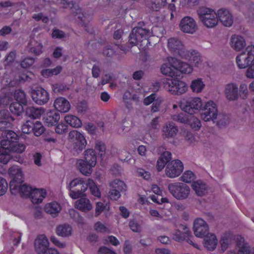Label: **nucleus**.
Segmentation results:
<instances>
[{
	"mask_svg": "<svg viewBox=\"0 0 254 254\" xmlns=\"http://www.w3.org/2000/svg\"><path fill=\"white\" fill-rule=\"evenodd\" d=\"M96 149L99 151V154L101 157L105 153L106 147L104 143L97 141L96 143Z\"/></svg>",
	"mask_w": 254,
	"mask_h": 254,
	"instance_id": "nucleus-59",
	"label": "nucleus"
},
{
	"mask_svg": "<svg viewBox=\"0 0 254 254\" xmlns=\"http://www.w3.org/2000/svg\"><path fill=\"white\" fill-rule=\"evenodd\" d=\"M137 173L139 176L142 177L145 180H149L150 178V174L149 172L146 171L145 170L138 168L137 170Z\"/></svg>",
	"mask_w": 254,
	"mask_h": 254,
	"instance_id": "nucleus-63",
	"label": "nucleus"
},
{
	"mask_svg": "<svg viewBox=\"0 0 254 254\" xmlns=\"http://www.w3.org/2000/svg\"><path fill=\"white\" fill-rule=\"evenodd\" d=\"M14 97L15 100L17 101L16 102H18L25 105L27 104V98L25 92L21 90L18 89L15 91L14 94Z\"/></svg>",
	"mask_w": 254,
	"mask_h": 254,
	"instance_id": "nucleus-38",
	"label": "nucleus"
},
{
	"mask_svg": "<svg viewBox=\"0 0 254 254\" xmlns=\"http://www.w3.org/2000/svg\"><path fill=\"white\" fill-rule=\"evenodd\" d=\"M31 96L33 100L37 104L44 105L49 100L48 92L42 87L37 88L31 90Z\"/></svg>",
	"mask_w": 254,
	"mask_h": 254,
	"instance_id": "nucleus-13",
	"label": "nucleus"
},
{
	"mask_svg": "<svg viewBox=\"0 0 254 254\" xmlns=\"http://www.w3.org/2000/svg\"><path fill=\"white\" fill-rule=\"evenodd\" d=\"M204 84L202 81L201 79L198 78L192 81L190 88L193 91L196 93L200 92L204 88Z\"/></svg>",
	"mask_w": 254,
	"mask_h": 254,
	"instance_id": "nucleus-41",
	"label": "nucleus"
},
{
	"mask_svg": "<svg viewBox=\"0 0 254 254\" xmlns=\"http://www.w3.org/2000/svg\"><path fill=\"white\" fill-rule=\"evenodd\" d=\"M18 183V186L16 188V191L14 193H11L13 194H16L19 193L22 196H29L32 191L31 187L27 185L26 184Z\"/></svg>",
	"mask_w": 254,
	"mask_h": 254,
	"instance_id": "nucleus-33",
	"label": "nucleus"
},
{
	"mask_svg": "<svg viewBox=\"0 0 254 254\" xmlns=\"http://www.w3.org/2000/svg\"><path fill=\"white\" fill-rule=\"evenodd\" d=\"M65 121L70 126L74 127H79L82 125L80 120L73 115H67L65 117Z\"/></svg>",
	"mask_w": 254,
	"mask_h": 254,
	"instance_id": "nucleus-37",
	"label": "nucleus"
},
{
	"mask_svg": "<svg viewBox=\"0 0 254 254\" xmlns=\"http://www.w3.org/2000/svg\"><path fill=\"white\" fill-rule=\"evenodd\" d=\"M194 234L197 237H203L208 233L209 227L202 219H196L193 223Z\"/></svg>",
	"mask_w": 254,
	"mask_h": 254,
	"instance_id": "nucleus-16",
	"label": "nucleus"
},
{
	"mask_svg": "<svg viewBox=\"0 0 254 254\" xmlns=\"http://www.w3.org/2000/svg\"><path fill=\"white\" fill-rule=\"evenodd\" d=\"M110 187L112 190H117L119 192L126 190V186L124 182L120 180H115L110 184Z\"/></svg>",
	"mask_w": 254,
	"mask_h": 254,
	"instance_id": "nucleus-40",
	"label": "nucleus"
},
{
	"mask_svg": "<svg viewBox=\"0 0 254 254\" xmlns=\"http://www.w3.org/2000/svg\"><path fill=\"white\" fill-rule=\"evenodd\" d=\"M83 160L87 162L94 166L97 163V155L95 151L92 149H88L84 151Z\"/></svg>",
	"mask_w": 254,
	"mask_h": 254,
	"instance_id": "nucleus-32",
	"label": "nucleus"
},
{
	"mask_svg": "<svg viewBox=\"0 0 254 254\" xmlns=\"http://www.w3.org/2000/svg\"><path fill=\"white\" fill-rule=\"evenodd\" d=\"M35 59L32 57H26L21 62L20 65L23 68H28L33 64Z\"/></svg>",
	"mask_w": 254,
	"mask_h": 254,
	"instance_id": "nucleus-51",
	"label": "nucleus"
},
{
	"mask_svg": "<svg viewBox=\"0 0 254 254\" xmlns=\"http://www.w3.org/2000/svg\"><path fill=\"white\" fill-rule=\"evenodd\" d=\"M192 188L196 194L198 196H202L206 193L207 186L201 180L194 182L192 184Z\"/></svg>",
	"mask_w": 254,
	"mask_h": 254,
	"instance_id": "nucleus-31",
	"label": "nucleus"
},
{
	"mask_svg": "<svg viewBox=\"0 0 254 254\" xmlns=\"http://www.w3.org/2000/svg\"><path fill=\"white\" fill-rule=\"evenodd\" d=\"M197 13L199 20L206 27L213 28L217 25V13H216L213 9L201 7L197 10Z\"/></svg>",
	"mask_w": 254,
	"mask_h": 254,
	"instance_id": "nucleus-3",
	"label": "nucleus"
},
{
	"mask_svg": "<svg viewBox=\"0 0 254 254\" xmlns=\"http://www.w3.org/2000/svg\"><path fill=\"white\" fill-rule=\"evenodd\" d=\"M202 105L201 99L197 97L190 99L185 103H182L181 108L186 113L193 114L200 109Z\"/></svg>",
	"mask_w": 254,
	"mask_h": 254,
	"instance_id": "nucleus-11",
	"label": "nucleus"
},
{
	"mask_svg": "<svg viewBox=\"0 0 254 254\" xmlns=\"http://www.w3.org/2000/svg\"><path fill=\"white\" fill-rule=\"evenodd\" d=\"M165 90L173 95H181L185 93L188 87L185 82L177 78H167L164 82Z\"/></svg>",
	"mask_w": 254,
	"mask_h": 254,
	"instance_id": "nucleus-5",
	"label": "nucleus"
},
{
	"mask_svg": "<svg viewBox=\"0 0 254 254\" xmlns=\"http://www.w3.org/2000/svg\"><path fill=\"white\" fill-rule=\"evenodd\" d=\"M23 104L18 102L11 103L9 106L10 111L13 114L18 116L23 112Z\"/></svg>",
	"mask_w": 254,
	"mask_h": 254,
	"instance_id": "nucleus-39",
	"label": "nucleus"
},
{
	"mask_svg": "<svg viewBox=\"0 0 254 254\" xmlns=\"http://www.w3.org/2000/svg\"><path fill=\"white\" fill-rule=\"evenodd\" d=\"M180 30L186 33L193 34L197 29V26L195 20L190 16L183 18L179 24Z\"/></svg>",
	"mask_w": 254,
	"mask_h": 254,
	"instance_id": "nucleus-12",
	"label": "nucleus"
},
{
	"mask_svg": "<svg viewBox=\"0 0 254 254\" xmlns=\"http://www.w3.org/2000/svg\"><path fill=\"white\" fill-rule=\"evenodd\" d=\"M7 190V183L5 179L0 177V196L3 195Z\"/></svg>",
	"mask_w": 254,
	"mask_h": 254,
	"instance_id": "nucleus-56",
	"label": "nucleus"
},
{
	"mask_svg": "<svg viewBox=\"0 0 254 254\" xmlns=\"http://www.w3.org/2000/svg\"><path fill=\"white\" fill-rule=\"evenodd\" d=\"M75 207L78 210L85 212L89 211L93 208L90 201L85 197H81L77 200L75 203Z\"/></svg>",
	"mask_w": 254,
	"mask_h": 254,
	"instance_id": "nucleus-27",
	"label": "nucleus"
},
{
	"mask_svg": "<svg viewBox=\"0 0 254 254\" xmlns=\"http://www.w3.org/2000/svg\"><path fill=\"white\" fill-rule=\"evenodd\" d=\"M217 239L214 234L206 236L204 239V246L209 251H213L217 244Z\"/></svg>",
	"mask_w": 254,
	"mask_h": 254,
	"instance_id": "nucleus-30",
	"label": "nucleus"
},
{
	"mask_svg": "<svg viewBox=\"0 0 254 254\" xmlns=\"http://www.w3.org/2000/svg\"><path fill=\"white\" fill-rule=\"evenodd\" d=\"M152 32L145 26L144 22H139L130 33L128 43L131 47L137 45L139 43L144 42L145 46L150 44L148 38L152 35Z\"/></svg>",
	"mask_w": 254,
	"mask_h": 254,
	"instance_id": "nucleus-1",
	"label": "nucleus"
},
{
	"mask_svg": "<svg viewBox=\"0 0 254 254\" xmlns=\"http://www.w3.org/2000/svg\"><path fill=\"white\" fill-rule=\"evenodd\" d=\"M82 179L76 178L71 181L69 185L68 186V189L70 191V193H71L72 190H74L77 186H79V184L81 181Z\"/></svg>",
	"mask_w": 254,
	"mask_h": 254,
	"instance_id": "nucleus-62",
	"label": "nucleus"
},
{
	"mask_svg": "<svg viewBox=\"0 0 254 254\" xmlns=\"http://www.w3.org/2000/svg\"><path fill=\"white\" fill-rule=\"evenodd\" d=\"M46 191L44 189H33L31 192L30 196L31 201L33 203L38 204L41 203L46 195Z\"/></svg>",
	"mask_w": 254,
	"mask_h": 254,
	"instance_id": "nucleus-28",
	"label": "nucleus"
},
{
	"mask_svg": "<svg viewBox=\"0 0 254 254\" xmlns=\"http://www.w3.org/2000/svg\"><path fill=\"white\" fill-rule=\"evenodd\" d=\"M186 235L184 232H181L180 230H176L174 234L173 239L177 241H182L185 240Z\"/></svg>",
	"mask_w": 254,
	"mask_h": 254,
	"instance_id": "nucleus-61",
	"label": "nucleus"
},
{
	"mask_svg": "<svg viewBox=\"0 0 254 254\" xmlns=\"http://www.w3.org/2000/svg\"><path fill=\"white\" fill-rule=\"evenodd\" d=\"M9 152L6 151L4 153L0 154V162L3 164H6L9 160L11 159L10 155L9 154Z\"/></svg>",
	"mask_w": 254,
	"mask_h": 254,
	"instance_id": "nucleus-57",
	"label": "nucleus"
},
{
	"mask_svg": "<svg viewBox=\"0 0 254 254\" xmlns=\"http://www.w3.org/2000/svg\"><path fill=\"white\" fill-rule=\"evenodd\" d=\"M225 94L227 99L230 101L237 100L239 97L237 85L234 83L228 84L225 89Z\"/></svg>",
	"mask_w": 254,
	"mask_h": 254,
	"instance_id": "nucleus-21",
	"label": "nucleus"
},
{
	"mask_svg": "<svg viewBox=\"0 0 254 254\" xmlns=\"http://www.w3.org/2000/svg\"><path fill=\"white\" fill-rule=\"evenodd\" d=\"M190 124L191 127L196 130L199 129L201 127L200 121L194 117L191 118L190 120Z\"/></svg>",
	"mask_w": 254,
	"mask_h": 254,
	"instance_id": "nucleus-50",
	"label": "nucleus"
},
{
	"mask_svg": "<svg viewBox=\"0 0 254 254\" xmlns=\"http://www.w3.org/2000/svg\"><path fill=\"white\" fill-rule=\"evenodd\" d=\"M0 119L2 120L0 121V131H3L2 136L5 138L4 134L5 132L9 130L7 129L11 127V122L13 121L14 119L5 110L0 111Z\"/></svg>",
	"mask_w": 254,
	"mask_h": 254,
	"instance_id": "nucleus-15",
	"label": "nucleus"
},
{
	"mask_svg": "<svg viewBox=\"0 0 254 254\" xmlns=\"http://www.w3.org/2000/svg\"><path fill=\"white\" fill-rule=\"evenodd\" d=\"M95 230L100 233H106L108 231V228L100 222H97L94 225Z\"/></svg>",
	"mask_w": 254,
	"mask_h": 254,
	"instance_id": "nucleus-58",
	"label": "nucleus"
},
{
	"mask_svg": "<svg viewBox=\"0 0 254 254\" xmlns=\"http://www.w3.org/2000/svg\"><path fill=\"white\" fill-rule=\"evenodd\" d=\"M160 70L161 73L164 75H166L171 77H172L174 75V73L173 71V68H172L170 64L168 65L167 64H163L161 66Z\"/></svg>",
	"mask_w": 254,
	"mask_h": 254,
	"instance_id": "nucleus-45",
	"label": "nucleus"
},
{
	"mask_svg": "<svg viewBox=\"0 0 254 254\" xmlns=\"http://www.w3.org/2000/svg\"><path fill=\"white\" fill-rule=\"evenodd\" d=\"M195 179V175L193 173L190 171H187L185 172L181 177L182 181L190 183L193 181Z\"/></svg>",
	"mask_w": 254,
	"mask_h": 254,
	"instance_id": "nucleus-44",
	"label": "nucleus"
},
{
	"mask_svg": "<svg viewBox=\"0 0 254 254\" xmlns=\"http://www.w3.org/2000/svg\"><path fill=\"white\" fill-rule=\"evenodd\" d=\"M34 123V122H33L27 121L22 126L21 130L22 132L26 134L32 132Z\"/></svg>",
	"mask_w": 254,
	"mask_h": 254,
	"instance_id": "nucleus-46",
	"label": "nucleus"
},
{
	"mask_svg": "<svg viewBox=\"0 0 254 254\" xmlns=\"http://www.w3.org/2000/svg\"><path fill=\"white\" fill-rule=\"evenodd\" d=\"M189 53L188 58L195 66L198 67L201 64L202 61L201 60L200 54L195 50L188 51Z\"/></svg>",
	"mask_w": 254,
	"mask_h": 254,
	"instance_id": "nucleus-34",
	"label": "nucleus"
},
{
	"mask_svg": "<svg viewBox=\"0 0 254 254\" xmlns=\"http://www.w3.org/2000/svg\"><path fill=\"white\" fill-rule=\"evenodd\" d=\"M33 19L36 21L42 20L44 23H47L49 21V18L45 15L43 13L34 14L32 16Z\"/></svg>",
	"mask_w": 254,
	"mask_h": 254,
	"instance_id": "nucleus-55",
	"label": "nucleus"
},
{
	"mask_svg": "<svg viewBox=\"0 0 254 254\" xmlns=\"http://www.w3.org/2000/svg\"><path fill=\"white\" fill-rule=\"evenodd\" d=\"M230 43L232 49L237 52L242 50L246 45L244 38L238 35H233L231 36Z\"/></svg>",
	"mask_w": 254,
	"mask_h": 254,
	"instance_id": "nucleus-22",
	"label": "nucleus"
},
{
	"mask_svg": "<svg viewBox=\"0 0 254 254\" xmlns=\"http://www.w3.org/2000/svg\"><path fill=\"white\" fill-rule=\"evenodd\" d=\"M60 116L59 113L55 110H50L47 112L43 117V120L45 124L49 126L52 127L56 126L60 120Z\"/></svg>",
	"mask_w": 254,
	"mask_h": 254,
	"instance_id": "nucleus-19",
	"label": "nucleus"
},
{
	"mask_svg": "<svg viewBox=\"0 0 254 254\" xmlns=\"http://www.w3.org/2000/svg\"><path fill=\"white\" fill-rule=\"evenodd\" d=\"M245 75L248 78H254V63L248 66Z\"/></svg>",
	"mask_w": 254,
	"mask_h": 254,
	"instance_id": "nucleus-64",
	"label": "nucleus"
},
{
	"mask_svg": "<svg viewBox=\"0 0 254 254\" xmlns=\"http://www.w3.org/2000/svg\"><path fill=\"white\" fill-rule=\"evenodd\" d=\"M54 106L57 111L63 113L68 112L70 108L69 102L63 97L57 98L54 102Z\"/></svg>",
	"mask_w": 254,
	"mask_h": 254,
	"instance_id": "nucleus-26",
	"label": "nucleus"
},
{
	"mask_svg": "<svg viewBox=\"0 0 254 254\" xmlns=\"http://www.w3.org/2000/svg\"><path fill=\"white\" fill-rule=\"evenodd\" d=\"M236 61L239 68L248 67L254 61V46H248L244 52L237 56Z\"/></svg>",
	"mask_w": 254,
	"mask_h": 254,
	"instance_id": "nucleus-6",
	"label": "nucleus"
},
{
	"mask_svg": "<svg viewBox=\"0 0 254 254\" xmlns=\"http://www.w3.org/2000/svg\"><path fill=\"white\" fill-rule=\"evenodd\" d=\"M43 45L41 42L34 39H31L27 46L29 53L33 54L35 56H39L43 53Z\"/></svg>",
	"mask_w": 254,
	"mask_h": 254,
	"instance_id": "nucleus-23",
	"label": "nucleus"
},
{
	"mask_svg": "<svg viewBox=\"0 0 254 254\" xmlns=\"http://www.w3.org/2000/svg\"><path fill=\"white\" fill-rule=\"evenodd\" d=\"M72 229L70 225L63 224L59 225L57 228V234L63 237H68L71 235Z\"/></svg>",
	"mask_w": 254,
	"mask_h": 254,
	"instance_id": "nucleus-35",
	"label": "nucleus"
},
{
	"mask_svg": "<svg viewBox=\"0 0 254 254\" xmlns=\"http://www.w3.org/2000/svg\"><path fill=\"white\" fill-rule=\"evenodd\" d=\"M239 95L243 99H246L248 96V90L246 84H241L240 86Z\"/></svg>",
	"mask_w": 254,
	"mask_h": 254,
	"instance_id": "nucleus-60",
	"label": "nucleus"
},
{
	"mask_svg": "<svg viewBox=\"0 0 254 254\" xmlns=\"http://www.w3.org/2000/svg\"><path fill=\"white\" fill-rule=\"evenodd\" d=\"M163 136L165 138L174 137L178 132V127L173 123H166L162 129Z\"/></svg>",
	"mask_w": 254,
	"mask_h": 254,
	"instance_id": "nucleus-25",
	"label": "nucleus"
},
{
	"mask_svg": "<svg viewBox=\"0 0 254 254\" xmlns=\"http://www.w3.org/2000/svg\"><path fill=\"white\" fill-rule=\"evenodd\" d=\"M76 165L80 172L86 176H89L92 174L93 168L95 167L82 159L77 160Z\"/></svg>",
	"mask_w": 254,
	"mask_h": 254,
	"instance_id": "nucleus-24",
	"label": "nucleus"
},
{
	"mask_svg": "<svg viewBox=\"0 0 254 254\" xmlns=\"http://www.w3.org/2000/svg\"><path fill=\"white\" fill-rule=\"evenodd\" d=\"M217 17L225 26L230 27L233 23V17L227 9L221 8L218 10Z\"/></svg>",
	"mask_w": 254,
	"mask_h": 254,
	"instance_id": "nucleus-18",
	"label": "nucleus"
},
{
	"mask_svg": "<svg viewBox=\"0 0 254 254\" xmlns=\"http://www.w3.org/2000/svg\"><path fill=\"white\" fill-rule=\"evenodd\" d=\"M192 70V67L189 64L182 62L178 70L182 73H190Z\"/></svg>",
	"mask_w": 254,
	"mask_h": 254,
	"instance_id": "nucleus-52",
	"label": "nucleus"
},
{
	"mask_svg": "<svg viewBox=\"0 0 254 254\" xmlns=\"http://www.w3.org/2000/svg\"><path fill=\"white\" fill-rule=\"evenodd\" d=\"M201 119L205 122L210 121L214 122L218 116L216 105L211 101L207 102L200 113Z\"/></svg>",
	"mask_w": 254,
	"mask_h": 254,
	"instance_id": "nucleus-9",
	"label": "nucleus"
},
{
	"mask_svg": "<svg viewBox=\"0 0 254 254\" xmlns=\"http://www.w3.org/2000/svg\"><path fill=\"white\" fill-rule=\"evenodd\" d=\"M167 60L170 64V65L171 66L172 68H173L175 69H176L177 70H178L180 65L182 62L181 61L178 60L176 58L172 57H169L167 58Z\"/></svg>",
	"mask_w": 254,
	"mask_h": 254,
	"instance_id": "nucleus-49",
	"label": "nucleus"
},
{
	"mask_svg": "<svg viewBox=\"0 0 254 254\" xmlns=\"http://www.w3.org/2000/svg\"><path fill=\"white\" fill-rule=\"evenodd\" d=\"M53 90L55 92L63 93L68 90L67 86L63 83H56L53 86Z\"/></svg>",
	"mask_w": 254,
	"mask_h": 254,
	"instance_id": "nucleus-48",
	"label": "nucleus"
},
{
	"mask_svg": "<svg viewBox=\"0 0 254 254\" xmlns=\"http://www.w3.org/2000/svg\"><path fill=\"white\" fill-rule=\"evenodd\" d=\"M45 212L51 215L53 217H57L60 213L61 207L60 205L56 202L47 203L44 208Z\"/></svg>",
	"mask_w": 254,
	"mask_h": 254,
	"instance_id": "nucleus-29",
	"label": "nucleus"
},
{
	"mask_svg": "<svg viewBox=\"0 0 254 254\" xmlns=\"http://www.w3.org/2000/svg\"><path fill=\"white\" fill-rule=\"evenodd\" d=\"M229 123V117L225 114L218 115V125L220 127H224Z\"/></svg>",
	"mask_w": 254,
	"mask_h": 254,
	"instance_id": "nucleus-53",
	"label": "nucleus"
},
{
	"mask_svg": "<svg viewBox=\"0 0 254 254\" xmlns=\"http://www.w3.org/2000/svg\"><path fill=\"white\" fill-rule=\"evenodd\" d=\"M69 136L71 138H75V140L73 144V149L77 153H79L85 147L87 142L82 134L77 130H72L69 133Z\"/></svg>",
	"mask_w": 254,
	"mask_h": 254,
	"instance_id": "nucleus-14",
	"label": "nucleus"
},
{
	"mask_svg": "<svg viewBox=\"0 0 254 254\" xmlns=\"http://www.w3.org/2000/svg\"><path fill=\"white\" fill-rule=\"evenodd\" d=\"M183 169L182 162L179 160H174L167 164L165 174L168 177L173 179L180 176Z\"/></svg>",
	"mask_w": 254,
	"mask_h": 254,
	"instance_id": "nucleus-10",
	"label": "nucleus"
},
{
	"mask_svg": "<svg viewBox=\"0 0 254 254\" xmlns=\"http://www.w3.org/2000/svg\"><path fill=\"white\" fill-rule=\"evenodd\" d=\"M79 184L80 185L77 186L75 188V190H72L71 193H69V196L73 199H77L86 196L84 192L87 190V180L85 181L82 179Z\"/></svg>",
	"mask_w": 254,
	"mask_h": 254,
	"instance_id": "nucleus-20",
	"label": "nucleus"
},
{
	"mask_svg": "<svg viewBox=\"0 0 254 254\" xmlns=\"http://www.w3.org/2000/svg\"><path fill=\"white\" fill-rule=\"evenodd\" d=\"M5 138L0 141V145L7 150L9 152L22 153L25 149L24 144L18 143V135L12 130H8L4 134Z\"/></svg>",
	"mask_w": 254,
	"mask_h": 254,
	"instance_id": "nucleus-2",
	"label": "nucleus"
},
{
	"mask_svg": "<svg viewBox=\"0 0 254 254\" xmlns=\"http://www.w3.org/2000/svg\"><path fill=\"white\" fill-rule=\"evenodd\" d=\"M123 100L124 101L132 100L133 101H136L138 100V97L137 95L135 94H131L129 91H126L123 97Z\"/></svg>",
	"mask_w": 254,
	"mask_h": 254,
	"instance_id": "nucleus-54",
	"label": "nucleus"
},
{
	"mask_svg": "<svg viewBox=\"0 0 254 254\" xmlns=\"http://www.w3.org/2000/svg\"><path fill=\"white\" fill-rule=\"evenodd\" d=\"M45 131V128L40 122H34L32 132L36 136H40L44 133Z\"/></svg>",
	"mask_w": 254,
	"mask_h": 254,
	"instance_id": "nucleus-42",
	"label": "nucleus"
},
{
	"mask_svg": "<svg viewBox=\"0 0 254 254\" xmlns=\"http://www.w3.org/2000/svg\"><path fill=\"white\" fill-rule=\"evenodd\" d=\"M172 119L173 120L181 123H185L188 120V116L186 114L183 113L173 115L172 116Z\"/></svg>",
	"mask_w": 254,
	"mask_h": 254,
	"instance_id": "nucleus-47",
	"label": "nucleus"
},
{
	"mask_svg": "<svg viewBox=\"0 0 254 254\" xmlns=\"http://www.w3.org/2000/svg\"><path fill=\"white\" fill-rule=\"evenodd\" d=\"M89 188L91 194L97 197H100L101 195L100 192L94 183L93 180L91 179H87V189Z\"/></svg>",
	"mask_w": 254,
	"mask_h": 254,
	"instance_id": "nucleus-43",
	"label": "nucleus"
},
{
	"mask_svg": "<svg viewBox=\"0 0 254 254\" xmlns=\"http://www.w3.org/2000/svg\"><path fill=\"white\" fill-rule=\"evenodd\" d=\"M8 174L12 177L9 183L10 190L11 193H14L17 190L16 188L18 183H23L24 182L23 174L21 169L16 165H13L9 169Z\"/></svg>",
	"mask_w": 254,
	"mask_h": 254,
	"instance_id": "nucleus-8",
	"label": "nucleus"
},
{
	"mask_svg": "<svg viewBox=\"0 0 254 254\" xmlns=\"http://www.w3.org/2000/svg\"><path fill=\"white\" fill-rule=\"evenodd\" d=\"M43 112L41 108H36L33 107H28L26 109V114L32 119H37L40 117Z\"/></svg>",
	"mask_w": 254,
	"mask_h": 254,
	"instance_id": "nucleus-36",
	"label": "nucleus"
},
{
	"mask_svg": "<svg viewBox=\"0 0 254 254\" xmlns=\"http://www.w3.org/2000/svg\"><path fill=\"white\" fill-rule=\"evenodd\" d=\"M169 192L178 200H184L188 198L190 191V187L181 182L171 183L168 185Z\"/></svg>",
	"mask_w": 254,
	"mask_h": 254,
	"instance_id": "nucleus-4",
	"label": "nucleus"
},
{
	"mask_svg": "<svg viewBox=\"0 0 254 254\" xmlns=\"http://www.w3.org/2000/svg\"><path fill=\"white\" fill-rule=\"evenodd\" d=\"M49 241L44 235H39L34 241L35 251L38 254H45L49 250Z\"/></svg>",
	"mask_w": 254,
	"mask_h": 254,
	"instance_id": "nucleus-17",
	"label": "nucleus"
},
{
	"mask_svg": "<svg viewBox=\"0 0 254 254\" xmlns=\"http://www.w3.org/2000/svg\"><path fill=\"white\" fill-rule=\"evenodd\" d=\"M168 48L169 51L175 55L187 59L189 53L185 48L182 42L178 38H170L168 40Z\"/></svg>",
	"mask_w": 254,
	"mask_h": 254,
	"instance_id": "nucleus-7",
	"label": "nucleus"
}]
</instances>
